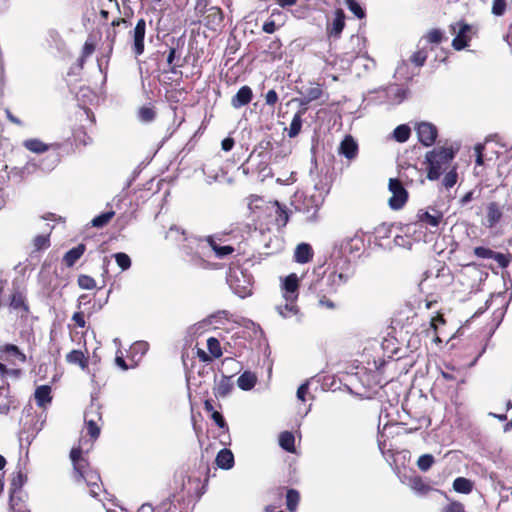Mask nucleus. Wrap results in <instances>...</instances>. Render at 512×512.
Returning <instances> with one entry per match:
<instances>
[{
  "instance_id": "obj_1",
  "label": "nucleus",
  "mask_w": 512,
  "mask_h": 512,
  "mask_svg": "<svg viewBox=\"0 0 512 512\" xmlns=\"http://www.w3.org/2000/svg\"><path fill=\"white\" fill-rule=\"evenodd\" d=\"M356 273L355 264L346 256L333 255L321 279L325 294H336L349 283Z\"/></svg>"
},
{
  "instance_id": "obj_2",
  "label": "nucleus",
  "mask_w": 512,
  "mask_h": 512,
  "mask_svg": "<svg viewBox=\"0 0 512 512\" xmlns=\"http://www.w3.org/2000/svg\"><path fill=\"white\" fill-rule=\"evenodd\" d=\"M314 181V192L310 195H305L302 202L295 204V209L305 215V220L308 222L316 219L317 212L322 206L325 197L330 191V183L327 177H320Z\"/></svg>"
},
{
  "instance_id": "obj_3",
  "label": "nucleus",
  "mask_w": 512,
  "mask_h": 512,
  "mask_svg": "<svg viewBox=\"0 0 512 512\" xmlns=\"http://www.w3.org/2000/svg\"><path fill=\"white\" fill-rule=\"evenodd\" d=\"M74 473L83 479L89 487V494L97 498L102 491L101 478L98 472L91 470L87 460L82 456L80 448H73L70 452Z\"/></svg>"
},
{
  "instance_id": "obj_4",
  "label": "nucleus",
  "mask_w": 512,
  "mask_h": 512,
  "mask_svg": "<svg viewBox=\"0 0 512 512\" xmlns=\"http://www.w3.org/2000/svg\"><path fill=\"white\" fill-rule=\"evenodd\" d=\"M458 149L453 147H440L428 151L425 155L427 163V178L430 181L439 179L441 174L449 168Z\"/></svg>"
},
{
  "instance_id": "obj_5",
  "label": "nucleus",
  "mask_w": 512,
  "mask_h": 512,
  "mask_svg": "<svg viewBox=\"0 0 512 512\" xmlns=\"http://www.w3.org/2000/svg\"><path fill=\"white\" fill-rule=\"evenodd\" d=\"M227 283L233 293L240 298H246L252 294L253 276L248 270L240 266L229 270Z\"/></svg>"
},
{
  "instance_id": "obj_6",
  "label": "nucleus",
  "mask_w": 512,
  "mask_h": 512,
  "mask_svg": "<svg viewBox=\"0 0 512 512\" xmlns=\"http://www.w3.org/2000/svg\"><path fill=\"white\" fill-rule=\"evenodd\" d=\"M186 244L182 246V250L187 257L188 261L195 267L207 268V261L203 259L199 249L201 248V240L197 238L184 237Z\"/></svg>"
},
{
  "instance_id": "obj_7",
  "label": "nucleus",
  "mask_w": 512,
  "mask_h": 512,
  "mask_svg": "<svg viewBox=\"0 0 512 512\" xmlns=\"http://www.w3.org/2000/svg\"><path fill=\"white\" fill-rule=\"evenodd\" d=\"M389 191L392 193L389 199V206L393 210L401 209L408 199V192L399 179L391 178L388 185Z\"/></svg>"
},
{
  "instance_id": "obj_8",
  "label": "nucleus",
  "mask_w": 512,
  "mask_h": 512,
  "mask_svg": "<svg viewBox=\"0 0 512 512\" xmlns=\"http://www.w3.org/2000/svg\"><path fill=\"white\" fill-rule=\"evenodd\" d=\"M345 61L347 62L348 67H351L356 71L358 76L361 75L362 70L363 72H369L376 67V62L374 59L370 58L367 53L360 54L359 52L355 55L347 53Z\"/></svg>"
},
{
  "instance_id": "obj_9",
  "label": "nucleus",
  "mask_w": 512,
  "mask_h": 512,
  "mask_svg": "<svg viewBox=\"0 0 512 512\" xmlns=\"http://www.w3.org/2000/svg\"><path fill=\"white\" fill-rule=\"evenodd\" d=\"M452 32L455 34L452 40V46L455 50L460 51L469 45L471 39V25L464 22H457L450 26Z\"/></svg>"
},
{
  "instance_id": "obj_10",
  "label": "nucleus",
  "mask_w": 512,
  "mask_h": 512,
  "mask_svg": "<svg viewBox=\"0 0 512 512\" xmlns=\"http://www.w3.org/2000/svg\"><path fill=\"white\" fill-rule=\"evenodd\" d=\"M415 129L418 140L422 145L430 147L435 143L438 135V130L435 125L429 122H421Z\"/></svg>"
},
{
  "instance_id": "obj_11",
  "label": "nucleus",
  "mask_w": 512,
  "mask_h": 512,
  "mask_svg": "<svg viewBox=\"0 0 512 512\" xmlns=\"http://www.w3.org/2000/svg\"><path fill=\"white\" fill-rule=\"evenodd\" d=\"M145 33H146V21L141 18L137 21L133 31H132V37H133V52L136 57L140 56L144 52V39H145Z\"/></svg>"
},
{
  "instance_id": "obj_12",
  "label": "nucleus",
  "mask_w": 512,
  "mask_h": 512,
  "mask_svg": "<svg viewBox=\"0 0 512 512\" xmlns=\"http://www.w3.org/2000/svg\"><path fill=\"white\" fill-rule=\"evenodd\" d=\"M299 279L296 274L292 273L286 276L282 282L284 300H297L298 298Z\"/></svg>"
},
{
  "instance_id": "obj_13",
  "label": "nucleus",
  "mask_w": 512,
  "mask_h": 512,
  "mask_svg": "<svg viewBox=\"0 0 512 512\" xmlns=\"http://www.w3.org/2000/svg\"><path fill=\"white\" fill-rule=\"evenodd\" d=\"M205 241L209 245V247L214 251L215 256L219 259L225 258L226 256L232 254L235 249L231 245H221L219 241L221 238L219 235H209L205 238Z\"/></svg>"
},
{
  "instance_id": "obj_14",
  "label": "nucleus",
  "mask_w": 512,
  "mask_h": 512,
  "mask_svg": "<svg viewBox=\"0 0 512 512\" xmlns=\"http://www.w3.org/2000/svg\"><path fill=\"white\" fill-rule=\"evenodd\" d=\"M1 357L12 364L17 360L20 363L26 362V355L14 344H5L1 350Z\"/></svg>"
},
{
  "instance_id": "obj_15",
  "label": "nucleus",
  "mask_w": 512,
  "mask_h": 512,
  "mask_svg": "<svg viewBox=\"0 0 512 512\" xmlns=\"http://www.w3.org/2000/svg\"><path fill=\"white\" fill-rule=\"evenodd\" d=\"M338 152L348 160H352L358 154V144L351 135H346L339 145Z\"/></svg>"
},
{
  "instance_id": "obj_16",
  "label": "nucleus",
  "mask_w": 512,
  "mask_h": 512,
  "mask_svg": "<svg viewBox=\"0 0 512 512\" xmlns=\"http://www.w3.org/2000/svg\"><path fill=\"white\" fill-rule=\"evenodd\" d=\"M253 97L252 89L244 85L240 87L237 93L231 99V105L235 109H239L247 104H249Z\"/></svg>"
},
{
  "instance_id": "obj_17",
  "label": "nucleus",
  "mask_w": 512,
  "mask_h": 512,
  "mask_svg": "<svg viewBox=\"0 0 512 512\" xmlns=\"http://www.w3.org/2000/svg\"><path fill=\"white\" fill-rule=\"evenodd\" d=\"M295 302L296 300H285L284 304H279L276 306V311L284 319L295 316L296 320L300 322L302 315L300 314L299 308Z\"/></svg>"
},
{
  "instance_id": "obj_18",
  "label": "nucleus",
  "mask_w": 512,
  "mask_h": 512,
  "mask_svg": "<svg viewBox=\"0 0 512 512\" xmlns=\"http://www.w3.org/2000/svg\"><path fill=\"white\" fill-rule=\"evenodd\" d=\"M307 112V108H300L293 116L289 128H285L289 138H295L299 135L303 125V115Z\"/></svg>"
},
{
  "instance_id": "obj_19",
  "label": "nucleus",
  "mask_w": 512,
  "mask_h": 512,
  "mask_svg": "<svg viewBox=\"0 0 512 512\" xmlns=\"http://www.w3.org/2000/svg\"><path fill=\"white\" fill-rule=\"evenodd\" d=\"M51 391L50 385H40L35 389L34 398L38 407L45 408L47 404L51 403Z\"/></svg>"
},
{
  "instance_id": "obj_20",
  "label": "nucleus",
  "mask_w": 512,
  "mask_h": 512,
  "mask_svg": "<svg viewBox=\"0 0 512 512\" xmlns=\"http://www.w3.org/2000/svg\"><path fill=\"white\" fill-rule=\"evenodd\" d=\"M137 512H179L176 505L170 498L162 501L156 508H153L151 504H143Z\"/></svg>"
},
{
  "instance_id": "obj_21",
  "label": "nucleus",
  "mask_w": 512,
  "mask_h": 512,
  "mask_svg": "<svg viewBox=\"0 0 512 512\" xmlns=\"http://www.w3.org/2000/svg\"><path fill=\"white\" fill-rule=\"evenodd\" d=\"M430 209H431L432 213L429 210L428 211L420 210L418 212V218L421 222H424V223L430 225L431 227H437L443 218V213L434 208H430Z\"/></svg>"
},
{
  "instance_id": "obj_22",
  "label": "nucleus",
  "mask_w": 512,
  "mask_h": 512,
  "mask_svg": "<svg viewBox=\"0 0 512 512\" xmlns=\"http://www.w3.org/2000/svg\"><path fill=\"white\" fill-rule=\"evenodd\" d=\"M28 494L24 493V496L17 493L10 494V512H30L27 505Z\"/></svg>"
},
{
  "instance_id": "obj_23",
  "label": "nucleus",
  "mask_w": 512,
  "mask_h": 512,
  "mask_svg": "<svg viewBox=\"0 0 512 512\" xmlns=\"http://www.w3.org/2000/svg\"><path fill=\"white\" fill-rule=\"evenodd\" d=\"M27 479V475L23 473L21 470H18L16 473H14L10 482L9 493H17L19 495L24 496V493L26 492L23 490V486L27 482Z\"/></svg>"
},
{
  "instance_id": "obj_24",
  "label": "nucleus",
  "mask_w": 512,
  "mask_h": 512,
  "mask_svg": "<svg viewBox=\"0 0 512 512\" xmlns=\"http://www.w3.org/2000/svg\"><path fill=\"white\" fill-rule=\"evenodd\" d=\"M385 92H386V96L387 98L392 102V103H396V104H399L401 103L404 99H406L407 97V94H408V90L397 85V84H393V85H389L386 89H385Z\"/></svg>"
},
{
  "instance_id": "obj_25",
  "label": "nucleus",
  "mask_w": 512,
  "mask_h": 512,
  "mask_svg": "<svg viewBox=\"0 0 512 512\" xmlns=\"http://www.w3.org/2000/svg\"><path fill=\"white\" fill-rule=\"evenodd\" d=\"M215 462L219 468L229 470L234 466V455L231 450L223 448L218 452Z\"/></svg>"
},
{
  "instance_id": "obj_26",
  "label": "nucleus",
  "mask_w": 512,
  "mask_h": 512,
  "mask_svg": "<svg viewBox=\"0 0 512 512\" xmlns=\"http://www.w3.org/2000/svg\"><path fill=\"white\" fill-rule=\"evenodd\" d=\"M86 250V247L83 243L78 244L77 246L73 247L72 249L68 250L64 257L63 262L67 267H73L74 264L81 258V256L84 254Z\"/></svg>"
},
{
  "instance_id": "obj_27",
  "label": "nucleus",
  "mask_w": 512,
  "mask_h": 512,
  "mask_svg": "<svg viewBox=\"0 0 512 512\" xmlns=\"http://www.w3.org/2000/svg\"><path fill=\"white\" fill-rule=\"evenodd\" d=\"M312 256V247L308 243H300L297 245L294 253V259L297 263L305 264L311 260Z\"/></svg>"
},
{
  "instance_id": "obj_28",
  "label": "nucleus",
  "mask_w": 512,
  "mask_h": 512,
  "mask_svg": "<svg viewBox=\"0 0 512 512\" xmlns=\"http://www.w3.org/2000/svg\"><path fill=\"white\" fill-rule=\"evenodd\" d=\"M204 20L207 27L216 30L221 26L223 21L221 10L217 7H211L208 9V14L205 16Z\"/></svg>"
},
{
  "instance_id": "obj_29",
  "label": "nucleus",
  "mask_w": 512,
  "mask_h": 512,
  "mask_svg": "<svg viewBox=\"0 0 512 512\" xmlns=\"http://www.w3.org/2000/svg\"><path fill=\"white\" fill-rule=\"evenodd\" d=\"M361 246L362 240L359 237H347L341 242L338 255L344 256V253H353L354 251H359Z\"/></svg>"
},
{
  "instance_id": "obj_30",
  "label": "nucleus",
  "mask_w": 512,
  "mask_h": 512,
  "mask_svg": "<svg viewBox=\"0 0 512 512\" xmlns=\"http://www.w3.org/2000/svg\"><path fill=\"white\" fill-rule=\"evenodd\" d=\"M233 389V383L230 377L222 376L220 381L214 387V395L216 398H224L228 396Z\"/></svg>"
},
{
  "instance_id": "obj_31",
  "label": "nucleus",
  "mask_w": 512,
  "mask_h": 512,
  "mask_svg": "<svg viewBox=\"0 0 512 512\" xmlns=\"http://www.w3.org/2000/svg\"><path fill=\"white\" fill-rule=\"evenodd\" d=\"M256 382L257 376L251 371H244L237 379V385L243 391L251 390Z\"/></svg>"
},
{
  "instance_id": "obj_32",
  "label": "nucleus",
  "mask_w": 512,
  "mask_h": 512,
  "mask_svg": "<svg viewBox=\"0 0 512 512\" xmlns=\"http://www.w3.org/2000/svg\"><path fill=\"white\" fill-rule=\"evenodd\" d=\"M502 218V211L496 202L489 203L487 207V222L488 227L495 226Z\"/></svg>"
},
{
  "instance_id": "obj_33",
  "label": "nucleus",
  "mask_w": 512,
  "mask_h": 512,
  "mask_svg": "<svg viewBox=\"0 0 512 512\" xmlns=\"http://www.w3.org/2000/svg\"><path fill=\"white\" fill-rule=\"evenodd\" d=\"M25 300L24 294L19 290H15L10 296L9 305L13 310L22 309L24 311H28V306Z\"/></svg>"
},
{
  "instance_id": "obj_34",
  "label": "nucleus",
  "mask_w": 512,
  "mask_h": 512,
  "mask_svg": "<svg viewBox=\"0 0 512 512\" xmlns=\"http://www.w3.org/2000/svg\"><path fill=\"white\" fill-rule=\"evenodd\" d=\"M23 146L33 152V153H37V154H41V153H44L48 150L49 146L42 142L41 140L39 139H36V138H32V139H27L23 142Z\"/></svg>"
},
{
  "instance_id": "obj_35",
  "label": "nucleus",
  "mask_w": 512,
  "mask_h": 512,
  "mask_svg": "<svg viewBox=\"0 0 512 512\" xmlns=\"http://www.w3.org/2000/svg\"><path fill=\"white\" fill-rule=\"evenodd\" d=\"M345 26V15L343 10L338 9L335 14V18L332 23V28L330 31V35L337 37L343 31Z\"/></svg>"
},
{
  "instance_id": "obj_36",
  "label": "nucleus",
  "mask_w": 512,
  "mask_h": 512,
  "mask_svg": "<svg viewBox=\"0 0 512 512\" xmlns=\"http://www.w3.org/2000/svg\"><path fill=\"white\" fill-rule=\"evenodd\" d=\"M280 447L287 452H294L295 450V437L289 431H284L279 436Z\"/></svg>"
},
{
  "instance_id": "obj_37",
  "label": "nucleus",
  "mask_w": 512,
  "mask_h": 512,
  "mask_svg": "<svg viewBox=\"0 0 512 512\" xmlns=\"http://www.w3.org/2000/svg\"><path fill=\"white\" fill-rule=\"evenodd\" d=\"M453 489L462 494H469L473 489V483L464 477H457L453 481Z\"/></svg>"
},
{
  "instance_id": "obj_38",
  "label": "nucleus",
  "mask_w": 512,
  "mask_h": 512,
  "mask_svg": "<svg viewBox=\"0 0 512 512\" xmlns=\"http://www.w3.org/2000/svg\"><path fill=\"white\" fill-rule=\"evenodd\" d=\"M411 135V128L407 124L398 125L393 131V139L399 143L408 141Z\"/></svg>"
},
{
  "instance_id": "obj_39",
  "label": "nucleus",
  "mask_w": 512,
  "mask_h": 512,
  "mask_svg": "<svg viewBox=\"0 0 512 512\" xmlns=\"http://www.w3.org/2000/svg\"><path fill=\"white\" fill-rule=\"evenodd\" d=\"M300 495L295 489H289L286 493V506L290 512H295L299 503Z\"/></svg>"
},
{
  "instance_id": "obj_40",
  "label": "nucleus",
  "mask_w": 512,
  "mask_h": 512,
  "mask_svg": "<svg viewBox=\"0 0 512 512\" xmlns=\"http://www.w3.org/2000/svg\"><path fill=\"white\" fill-rule=\"evenodd\" d=\"M114 215L115 212L112 210L103 212L98 216L94 217L91 221V224L93 227L102 228L109 223V221L113 218Z\"/></svg>"
},
{
  "instance_id": "obj_41",
  "label": "nucleus",
  "mask_w": 512,
  "mask_h": 512,
  "mask_svg": "<svg viewBox=\"0 0 512 512\" xmlns=\"http://www.w3.org/2000/svg\"><path fill=\"white\" fill-rule=\"evenodd\" d=\"M67 362L71 364H78L82 368H85L87 365V361L82 351L80 350H72L66 355Z\"/></svg>"
},
{
  "instance_id": "obj_42",
  "label": "nucleus",
  "mask_w": 512,
  "mask_h": 512,
  "mask_svg": "<svg viewBox=\"0 0 512 512\" xmlns=\"http://www.w3.org/2000/svg\"><path fill=\"white\" fill-rule=\"evenodd\" d=\"M414 74L409 72V64L402 61L396 68L394 77L400 80H411Z\"/></svg>"
},
{
  "instance_id": "obj_43",
  "label": "nucleus",
  "mask_w": 512,
  "mask_h": 512,
  "mask_svg": "<svg viewBox=\"0 0 512 512\" xmlns=\"http://www.w3.org/2000/svg\"><path fill=\"white\" fill-rule=\"evenodd\" d=\"M411 488L413 491L420 495H425L428 491L431 490V487L426 484L419 476L413 477L411 479Z\"/></svg>"
},
{
  "instance_id": "obj_44",
  "label": "nucleus",
  "mask_w": 512,
  "mask_h": 512,
  "mask_svg": "<svg viewBox=\"0 0 512 512\" xmlns=\"http://www.w3.org/2000/svg\"><path fill=\"white\" fill-rule=\"evenodd\" d=\"M113 257L122 271H126L131 267V258L124 252H117L113 254Z\"/></svg>"
},
{
  "instance_id": "obj_45",
  "label": "nucleus",
  "mask_w": 512,
  "mask_h": 512,
  "mask_svg": "<svg viewBox=\"0 0 512 512\" xmlns=\"http://www.w3.org/2000/svg\"><path fill=\"white\" fill-rule=\"evenodd\" d=\"M345 5H346L347 9L352 14H354L358 19H363L365 17V11L358 1L345 0Z\"/></svg>"
},
{
  "instance_id": "obj_46",
  "label": "nucleus",
  "mask_w": 512,
  "mask_h": 512,
  "mask_svg": "<svg viewBox=\"0 0 512 512\" xmlns=\"http://www.w3.org/2000/svg\"><path fill=\"white\" fill-rule=\"evenodd\" d=\"M149 350V344L146 341H136L131 346L132 357H143Z\"/></svg>"
},
{
  "instance_id": "obj_47",
  "label": "nucleus",
  "mask_w": 512,
  "mask_h": 512,
  "mask_svg": "<svg viewBox=\"0 0 512 512\" xmlns=\"http://www.w3.org/2000/svg\"><path fill=\"white\" fill-rule=\"evenodd\" d=\"M207 349L214 358H220L223 354L219 340L214 337L208 338Z\"/></svg>"
},
{
  "instance_id": "obj_48",
  "label": "nucleus",
  "mask_w": 512,
  "mask_h": 512,
  "mask_svg": "<svg viewBox=\"0 0 512 512\" xmlns=\"http://www.w3.org/2000/svg\"><path fill=\"white\" fill-rule=\"evenodd\" d=\"M434 462L435 460L432 454H423L418 458L417 466L421 471L426 472L432 467Z\"/></svg>"
},
{
  "instance_id": "obj_49",
  "label": "nucleus",
  "mask_w": 512,
  "mask_h": 512,
  "mask_svg": "<svg viewBox=\"0 0 512 512\" xmlns=\"http://www.w3.org/2000/svg\"><path fill=\"white\" fill-rule=\"evenodd\" d=\"M88 416H89V412H86L85 413V423L87 426L88 434L91 436V438L97 439L100 435V428L96 424L95 420L89 419Z\"/></svg>"
},
{
  "instance_id": "obj_50",
  "label": "nucleus",
  "mask_w": 512,
  "mask_h": 512,
  "mask_svg": "<svg viewBox=\"0 0 512 512\" xmlns=\"http://www.w3.org/2000/svg\"><path fill=\"white\" fill-rule=\"evenodd\" d=\"M77 283L81 289L92 290L96 287V281L89 275H79Z\"/></svg>"
},
{
  "instance_id": "obj_51",
  "label": "nucleus",
  "mask_w": 512,
  "mask_h": 512,
  "mask_svg": "<svg viewBox=\"0 0 512 512\" xmlns=\"http://www.w3.org/2000/svg\"><path fill=\"white\" fill-rule=\"evenodd\" d=\"M33 246L35 251H41L48 248L50 246L49 234L37 235L33 240Z\"/></svg>"
},
{
  "instance_id": "obj_52",
  "label": "nucleus",
  "mask_w": 512,
  "mask_h": 512,
  "mask_svg": "<svg viewBox=\"0 0 512 512\" xmlns=\"http://www.w3.org/2000/svg\"><path fill=\"white\" fill-rule=\"evenodd\" d=\"M302 94L307 97L308 101L312 102L319 99L323 95V90L320 85H317L315 87L307 88Z\"/></svg>"
},
{
  "instance_id": "obj_53",
  "label": "nucleus",
  "mask_w": 512,
  "mask_h": 512,
  "mask_svg": "<svg viewBox=\"0 0 512 512\" xmlns=\"http://www.w3.org/2000/svg\"><path fill=\"white\" fill-rule=\"evenodd\" d=\"M138 117L141 122L149 123L154 120L155 112L152 108L142 107L139 110Z\"/></svg>"
},
{
  "instance_id": "obj_54",
  "label": "nucleus",
  "mask_w": 512,
  "mask_h": 512,
  "mask_svg": "<svg viewBox=\"0 0 512 512\" xmlns=\"http://www.w3.org/2000/svg\"><path fill=\"white\" fill-rule=\"evenodd\" d=\"M427 59V53L423 50H419L414 52L411 57L410 61L413 63L416 67H422Z\"/></svg>"
},
{
  "instance_id": "obj_55",
  "label": "nucleus",
  "mask_w": 512,
  "mask_h": 512,
  "mask_svg": "<svg viewBox=\"0 0 512 512\" xmlns=\"http://www.w3.org/2000/svg\"><path fill=\"white\" fill-rule=\"evenodd\" d=\"M507 7L506 0H493L491 12L495 16H502Z\"/></svg>"
},
{
  "instance_id": "obj_56",
  "label": "nucleus",
  "mask_w": 512,
  "mask_h": 512,
  "mask_svg": "<svg viewBox=\"0 0 512 512\" xmlns=\"http://www.w3.org/2000/svg\"><path fill=\"white\" fill-rule=\"evenodd\" d=\"M473 253L476 257L481 259H491L494 251L484 246H477L474 248Z\"/></svg>"
},
{
  "instance_id": "obj_57",
  "label": "nucleus",
  "mask_w": 512,
  "mask_h": 512,
  "mask_svg": "<svg viewBox=\"0 0 512 512\" xmlns=\"http://www.w3.org/2000/svg\"><path fill=\"white\" fill-rule=\"evenodd\" d=\"M426 38L429 43H435V44L441 43L442 40L445 39L443 31L440 29L431 30L427 34Z\"/></svg>"
},
{
  "instance_id": "obj_58",
  "label": "nucleus",
  "mask_w": 512,
  "mask_h": 512,
  "mask_svg": "<svg viewBox=\"0 0 512 512\" xmlns=\"http://www.w3.org/2000/svg\"><path fill=\"white\" fill-rule=\"evenodd\" d=\"M457 178H458L457 172L455 169H453V170L449 171L448 173H446V175L444 176L443 185L447 189L452 188L456 184Z\"/></svg>"
},
{
  "instance_id": "obj_59",
  "label": "nucleus",
  "mask_w": 512,
  "mask_h": 512,
  "mask_svg": "<svg viewBox=\"0 0 512 512\" xmlns=\"http://www.w3.org/2000/svg\"><path fill=\"white\" fill-rule=\"evenodd\" d=\"M185 235L184 230L180 229L178 226H171L166 233V238L174 241H178L182 236Z\"/></svg>"
},
{
  "instance_id": "obj_60",
  "label": "nucleus",
  "mask_w": 512,
  "mask_h": 512,
  "mask_svg": "<svg viewBox=\"0 0 512 512\" xmlns=\"http://www.w3.org/2000/svg\"><path fill=\"white\" fill-rule=\"evenodd\" d=\"M495 260L501 268H506L510 264V255H506L500 252L493 253V257L491 258Z\"/></svg>"
},
{
  "instance_id": "obj_61",
  "label": "nucleus",
  "mask_w": 512,
  "mask_h": 512,
  "mask_svg": "<svg viewBox=\"0 0 512 512\" xmlns=\"http://www.w3.org/2000/svg\"><path fill=\"white\" fill-rule=\"evenodd\" d=\"M111 54H112V52H109V45H107V52H106L105 54H103V55L101 56V58H99V59L97 60V62H98V68H99V71H100L101 73H104L105 75H106L105 70H106V68H107V66H108V63H109V60H110Z\"/></svg>"
},
{
  "instance_id": "obj_62",
  "label": "nucleus",
  "mask_w": 512,
  "mask_h": 512,
  "mask_svg": "<svg viewBox=\"0 0 512 512\" xmlns=\"http://www.w3.org/2000/svg\"><path fill=\"white\" fill-rule=\"evenodd\" d=\"M177 51L175 48H170L168 56H167V63L170 66V72L176 73V67H180L181 64H174V60L176 59Z\"/></svg>"
},
{
  "instance_id": "obj_63",
  "label": "nucleus",
  "mask_w": 512,
  "mask_h": 512,
  "mask_svg": "<svg viewBox=\"0 0 512 512\" xmlns=\"http://www.w3.org/2000/svg\"><path fill=\"white\" fill-rule=\"evenodd\" d=\"M442 512H464L462 503L453 501L442 509Z\"/></svg>"
},
{
  "instance_id": "obj_64",
  "label": "nucleus",
  "mask_w": 512,
  "mask_h": 512,
  "mask_svg": "<svg viewBox=\"0 0 512 512\" xmlns=\"http://www.w3.org/2000/svg\"><path fill=\"white\" fill-rule=\"evenodd\" d=\"M211 417L219 428L228 429L227 423L221 413L218 411H213Z\"/></svg>"
}]
</instances>
